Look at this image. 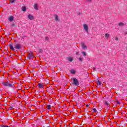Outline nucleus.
<instances>
[{
	"label": "nucleus",
	"mask_w": 127,
	"mask_h": 127,
	"mask_svg": "<svg viewBox=\"0 0 127 127\" xmlns=\"http://www.w3.org/2000/svg\"><path fill=\"white\" fill-rule=\"evenodd\" d=\"M9 47L12 50V51H14L15 49H16V50H19L21 48V44H16L14 45V47L13 45H10Z\"/></svg>",
	"instance_id": "obj_1"
},
{
	"label": "nucleus",
	"mask_w": 127,
	"mask_h": 127,
	"mask_svg": "<svg viewBox=\"0 0 127 127\" xmlns=\"http://www.w3.org/2000/svg\"><path fill=\"white\" fill-rule=\"evenodd\" d=\"M2 84L3 86L8 87V88H13V86H14L13 83L10 81L3 82H2Z\"/></svg>",
	"instance_id": "obj_2"
},
{
	"label": "nucleus",
	"mask_w": 127,
	"mask_h": 127,
	"mask_svg": "<svg viewBox=\"0 0 127 127\" xmlns=\"http://www.w3.org/2000/svg\"><path fill=\"white\" fill-rule=\"evenodd\" d=\"M83 28L85 31V32L87 34H89V26L88 25L86 24H83Z\"/></svg>",
	"instance_id": "obj_3"
},
{
	"label": "nucleus",
	"mask_w": 127,
	"mask_h": 127,
	"mask_svg": "<svg viewBox=\"0 0 127 127\" xmlns=\"http://www.w3.org/2000/svg\"><path fill=\"white\" fill-rule=\"evenodd\" d=\"M73 85H75V86H79V84H80L79 83V81H78V79H77L75 78H73L72 79Z\"/></svg>",
	"instance_id": "obj_4"
},
{
	"label": "nucleus",
	"mask_w": 127,
	"mask_h": 127,
	"mask_svg": "<svg viewBox=\"0 0 127 127\" xmlns=\"http://www.w3.org/2000/svg\"><path fill=\"white\" fill-rule=\"evenodd\" d=\"M28 58L30 60H31V59H33V58H34V56H33V54L32 53H29L28 55Z\"/></svg>",
	"instance_id": "obj_5"
},
{
	"label": "nucleus",
	"mask_w": 127,
	"mask_h": 127,
	"mask_svg": "<svg viewBox=\"0 0 127 127\" xmlns=\"http://www.w3.org/2000/svg\"><path fill=\"white\" fill-rule=\"evenodd\" d=\"M104 104L107 106V109L108 110H109L110 109V106H111V102L110 101H105Z\"/></svg>",
	"instance_id": "obj_6"
},
{
	"label": "nucleus",
	"mask_w": 127,
	"mask_h": 127,
	"mask_svg": "<svg viewBox=\"0 0 127 127\" xmlns=\"http://www.w3.org/2000/svg\"><path fill=\"white\" fill-rule=\"evenodd\" d=\"M81 45L82 49H84V50H86V49H87V46L85 45V43L82 42Z\"/></svg>",
	"instance_id": "obj_7"
},
{
	"label": "nucleus",
	"mask_w": 127,
	"mask_h": 127,
	"mask_svg": "<svg viewBox=\"0 0 127 127\" xmlns=\"http://www.w3.org/2000/svg\"><path fill=\"white\" fill-rule=\"evenodd\" d=\"M28 18H29V19H30V20H33V19H34V17L31 14H28Z\"/></svg>",
	"instance_id": "obj_8"
},
{
	"label": "nucleus",
	"mask_w": 127,
	"mask_h": 127,
	"mask_svg": "<svg viewBox=\"0 0 127 127\" xmlns=\"http://www.w3.org/2000/svg\"><path fill=\"white\" fill-rule=\"evenodd\" d=\"M34 8L36 10H38V4H37V3L34 4Z\"/></svg>",
	"instance_id": "obj_9"
},
{
	"label": "nucleus",
	"mask_w": 127,
	"mask_h": 127,
	"mask_svg": "<svg viewBox=\"0 0 127 127\" xmlns=\"http://www.w3.org/2000/svg\"><path fill=\"white\" fill-rule=\"evenodd\" d=\"M55 18L56 21H59V18L58 17V15L57 14L55 15Z\"/></svg>",
	"instance_id": "obj_10"
},
{
	"label": "nucleus",
	"mask_w": 127,
	"mask_h": 127,
	"mask_svg": "<svg viewBox=\"0 0 127 127\" xmlns=\"http://www.w3.org/2000/svg\"><path fill=\"white\" fill-rule=\"evenodd\" d=\"M8 20L10 22L13 21V16H10L8 18Z\"/></svg>",
	"instance_id": "obj_11"
},
{
	"label": "nucleus",
	"mask_w": 127,
	"mask_h": 127,
	"mask_svg": "<svg viewBox=\"0 0 127 127\" xmlns=\"http://www.w3.org/2000/svg\"><path fill=\"white\" fill-rule=\"evenodd\" d=\"M70 73H71V74H75L76 73V70H75L74 69H71L70 70H69Z\"/></svg>",
	"instance_id": "obj_12"
},
{
	"label": "nucleus",
	"mask_w": 127,
	"mask_h": 127,
	"mask_svg": "<svg viewBox=\"0 0 127 127\" xmlns=\"http://www.w3.org/2000/svg\"><path fill=\"white\" fill-rule=\"evenodd\" d=\"M38 87H39V88H40V89H42V88H43L44 86L43 84H42L41 83H39Z\"/></svg>",
	"instance_id": "obj_13"
},
{
	"label": "nucleus",
	"mask_w": 127,
	"mask_h": 127,
	"mask_svg": "<svg viewBox=\"0 0 127 127\" xmlns=\"http://www.w3.org/2000/svg\"><path fill=\"white\" fill-rule=\"evenodd\" d=\"M109 37H110V34H109L108 33H106L105 34V38H106V39L108 40V39H109Z\"/></svg>",
	"instance_id": "obj_14"
},
{
	"label": "nucleus",
	"mask_w": 127,
	"mask_h": 127,
	"mask_svg": "<svg viewBox=\"0 0 127 127\" xmlns=\"http://www.w3.org/2000/svg\"><path fill=\"white\" fill-rule=\"evenodd\" d=\"M22 11H26V6H22Z\"/></svg>",
	"instance_id": "obj_15"
},
{
	"label": "nucleus",
	"mask_w": 127,
	"mask_h": 127,
	"mask_svg": "<svg viewBox=\"0 0 127 127\" xmlns=\"http://www.w3.org/2000/svg\"><path fill=\"white\" fill-rule=\"evenodd\" d=\"M67 60H68V61H69L70 62H72V61H73V58H72L71 57H68L67 58Z\"/></svg>",
	"instance_id": "obj_16"
},
{
	"label": "nucleus",
	"mask_w": 127,
	"mask_h": 127,
	"mask_svg": "<svg viewBox=\"0 0 127 127\" xmlns=\"http://www.w3.org/2000/svg\"><path fill=\"white\" fill-rule=\"evenodd\" d=\"M118 25L119 26H124V25H125V23H119V24H118Z\"/></svg>",
	"instance_id": "obj_17"
},
{
	"label": "nucleus",
	"mask_w": 127,
	"mask_h": 127,
	"mask_svg": "<svg viewBox=\"0 0 127 127\" xmlns=\"http://www.w3.org/2000/svg\"><path fill=\"white\" fill-rule=\"evenodd\" d=\"M47 109H48V110H51V105H48L47 107Z\"/></svg>",
	"instance_id": "obj_18"
},
{
	"label": "nucleus",
	"mask_w": 127,
	"mask_h": 127,
	"mask_svg": "<svg viewBox=\"0 0 127 127\" xmlns=\"http://www.w3.org/2000/svg\"><path fill=\"white\" fill-rule=\"evenodd\" d=\"M45 40L46 41H49V37H45Z\"/></svg>",
	"instance_id": "obj_19"
},
{
	"label": "nucleus",
	"mask_w": 127,
	"mask_h": 127,
	"mask_svg": "<svg viewBox=\"0 0 127 127\" xmlns=\"http://www.w3.org/2000/svg\"><path fill=\"white\" fill-rule=\"evenodd\" d=\"M79 61H81V62H82L83 61V58L79 57Z\"/></svg>",
	"instance_id": "obj_20"
},
{
	"label": "nucleus",
	"mask_w": 127,
	"mask_h": 127,
	"mask_svg": "<svg viewBox=\"0 0 127 127\" xmlns=\"http://www.w3.org/2000/svg\"><path fill=\"white\" fill-rule=\"evenodd\" d=\"M101 84H102V83H101V81H98L97 82V85H98L99 86H100V85H101Z\"/></svg>",
	"instance_id": "obj_21"
},
{
	"label": "nucleus",
	"mask_w": 127,
	"mask_h": 127,
	"mask_svg": "<svg viewBox=\"0 0 127 127\" xmlns=\"http://www.w3.org/2000/svg\"><path fill=\"white\" fill-rule=\"evenodd\" d=\"M14 1H15V0H10V2L11 3H13V2H14Z\"/></svg>",
	"instance_id": "obj_22"
},
{
	"label": "nucleus",
	"mask_w": 127,
	"mask_h": 127,
	"mask_svg": "<svg viewBox=\"0 0 127 127\" xmlns=\"http://www.w3.org/2000/svg\"><path fill=\"white\" fill-rule=\"evenodd\" d=\"M82 54L83 56H86V52H82Z\"/></svg>",
	"instance_id": "obj_23"
},
{
	"label": "nucleus",
	"mask_w": 127,
	"mask_h": 127,
	"mask_svg": "<svg viewBox=\"0 0 127 127\" xmlns=\"http://www.w3.org/2000/svg\"><path fill=\"white\" fill-rule=\"evenodd\" d=\"M93 111L94 112V113H97V110L95 108L93 109Z\"/></svg>",
	"instance_id": "obj_24"
},
{
	"label": "nucleus",
	"mask_w": 127,
	"mask_h": 127,
	"mask_svg": "<svg viewBox=\"0 0 127 127\" xmlns=\"http://www.w3.org/2000/svg\"><path fill=\"white\" fill-rule=\"evenodd\" d=\"M1 127H9L8 126H4V125H1Z\"/></svg>",
	"instance_id": "obj_25"
},
{
	"label": "nucleus",
	"mask_w": 127,
	"mask_h": 127,
	"mask_svg": "<svg viewBox=\"0 0 127 127\" xmlns=\"http://www.w3.org/2000/svg\"><path fill=\"white\" fill-rule=\"evenodd\" d=\"M116 104L117 105H120V102L119 101H116Z\"/></svg>",
	"instance_id": "obj_26"
},
{
	"label": "nucleus",
	"mask_w": 127,
	"mask_h": 127,
	"mask_svg": "<svg viewBox=\"0 0 127 127\" xmlns=\"http://www.w3.org/2000/svg\"><path fill=\"white\" fill-rule=\"evenodd\" d=\"M12 108H13V107H12V106H10L9 107V110H11L12 109Z\"/></svg>",
	"instance_id": "obj_27"
},
{
	"label": "nucleus",
	"mask_w": 127,
	"mask_h": 127,
	"mask_svg": "<svg viewBox=\"0 0 127 127\" xmlns=\"http://www.w3.org/2000/svg\"><path fill=\"white\" fill-rule=\"evenodd\" d=\"M75 54H76V55H79V52H76L75 53Z\"/></svg>",
	"instance_id": "obj_28"
},
{
	"label": "nucleus",
	"mask_w": 127,
	"mask_h": 127,
	"mask_svg": "<svg viewBox=\"0 0 127 127\" xmlns=\"http://www.w3.org/2000/svg\"><path fill=\"white\" fill-rule=\"evenodd\" d=\"M86 107H87V108H90V106L88 104L86 105Z\"/></svg>",
	"instance_id": "obj_29"
},
{
	"label": "nucleus",
	"mask_w": 127,
	"mask_h": 127,
	"mask_svg": "<svg viewBox=\"0 0 127 127\" xmlns=\"http://www.w3.org/2000/svg\"><path fill=\"white\" fill-rule=\"evenodd\" d=\"M118 39H119L118 38V37H116V38H115V40H118Z\"/></svg>",
	"instance_id": "obj_30"
},
{
	"label": "nucleus",
	"mask_w": 127,
	"mask_h": 127,
	"mask_svg": "<svg viewBox=\"0 0 127 127\" xmlns=\"http://www.w3.org/2000/svg\"><path fill=\"white\" fill-rule=\"evenodd\" d=\"M11 25H12V26H14V24H12Z\"/></svg>",
	"instance_id": "obj_31"
},
{
	"label": "nucleus",
	"mask_w": 127,
	"mask_h": 127,
	"mask_svg": "<svg viewBox=\"0 0 127 127\" xmlns=\"http://www.w3.org/2000/svg\"><path fill=\"white\" fill-rule=\"evenodd\" d=\"M125 34H127V32H125Z\"/></svg>",
	"instance_id": "obj_32"
},
{
	"label": "nucleus",
	"mask_w": 127,
	"mask_h": 127,
	"mask_svg": "<svg viewBox=\"0 0 127 127\" xmlns=\"http://www.w3.org/2000/svg\"><path fill=\"white\" fill-rule=\"evenodd\" d=\"M78 15H80V13H78Z\"/></svg>",
	"instance_id": "obj_33"
}]
</instances>
